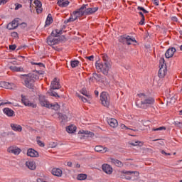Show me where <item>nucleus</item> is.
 I'll return each instance as SVG.
<instances>
[{
	"mask_svg": "<svg viewBox=\"0 0 182 182\" xmlns=\"http://www.w3.org/2000/svg\"><path fill=\"white\" fill-rule=\"evenodd\" d=\"M7 151L9 153L14 154V156H19V154H21V151H22V150L16 146H11L9 147Z\"/></svg>",
	"mask_w": 182,
	"mask_h": 182,
	"instance_id": "obj_11",
	"label": "nucleus"
},
{
	"mask_svg": "<svg viewBox=\"0 0 182 182\" xmlns=\"http://www.w3.org/2000/svg\"><path fill=\"white\" fill-rule=\"evenodd\" d=\"M9 49L11 50H15L16 49V46H15V45L9 46Z\"/></svg>",
	"mask_w": 182,
	"mask_h": 182,
	"instance_id": "obj_49",
	"label": "nucleus"
},
{
	"mask_svg": "<svg viewBox=\"0 0 182 182\" xmlns=\"http://www.w3.org/2000/svg\"><path fill=\"white\" fill-rule=\"evenodd\" d=\"M68 133H73L76 132V126L75 125H70L66 128Z\"/></svg>",
	"mask_w": 182,
	"mask_h": 182,
	"instance_id": "obj_31",
	"label": "nucleus"
},
{
	"mask_svg": "<svg viewBox=\"0 0 182 182\" xmlns=\"http://www.w3.org/2000/svg\"><path fill=\"white\" fill-rule=\"evenodd\" d=\"M48 93L50 96H53L54 97H60L59 95L53 91V89L50 88V90L48 91Z\"/></svg>",
	"mask_w": 182,
	"mask_h": 182,
	"instance_id": "obj_36",
	"label": "nucleus"
},
{
	"mask_svg": "<svg viewBox=\"0 0 182 182\" xmlns=\"http://www.w3.org/2000/svg\"><path fill=\"white\" fill-rule=\"evenodd\" d=\"M172 21H173V22H177L178 21V18H177V17L173 16L172 17Z\"/></svg>",
	"mask_w": 182,
	"mask_h": 182,
	"instance_id": "obj_57",
	"label": "nucleus"
},
{
	"mask_svg": "<svg viewBox=\"0 0 182 182\" xmlns=\"http://www.w3.org/2000/svg\"><path fill=\"white\" fill-rule=\"evenodd\" d=\"M18 25H19V23H18V21L13 20L11 23H9L7 25V29H9V31L16 29V27L18 26Z\"/></svg>",
	"mask_w": 182,
	"mask_h": 182,
	"instance_id": "obj_17",
	"label": "nucleus"
},
{
	"mask_svg": "<svg viewBox=\"0 0 182 182\" xmlns=\"http://www.w3.org/2000/svg\"><path fill=\"white\" fill-rule=\"evenodd\" d=\"M0 87H4V89H11V84H9V82L1 81L0 82Z\"/></svg>",
	"mask_w": 182,
	"mask_h": 182,
	"instance_id": "obj_30",
	"label": "nucleus"
},
{
	"mask_svg": "<svg viewBox=\"0 0 182 182\" xmlns=\"http://www.w3.org/2000/svg\"><path fill=\"white\" fill-rule=\"evenodd\" d=\"M131 146H143V142L141 141H134V142H131L130 143Z\"/></svg>",
	"mask_w": 182,
	"mask_h": 182,
	"instance_id": "obj_41",
	"label": "nucleus"
},
{
	"mask_svg": "<svg viewBox=\"0 0 182 182\" xmlns=\"http://www.w3.org/2000/svg\"><path fill=\"white\" fill-rule=\"evenodd\" d=\"M95 150L97 153H102V154H105V153H107V151H108L107 147H103L102 146H96L95 147Z\"/></svg>",
	"mask_w": 182,
	"mask_h": 182,
	"instance_id": "obj_24",
	"label": "nucleus"
},
{
	"mask_svg": "<svg viewBox=\"0 0 182 182\" xmlns=\"http://www.w3.org/2000/svg\"><path fill=\"white\" fill-rule=\"evenodd\" d=\"M62 86H60V83H59V81L58 80V78H54L53 81L51 82L50 84V88L53 89V90H56L58 89H60Z\"/></svg>",
	"mask_w": 182,
	"mask_h": 182,
	"instance_id": "obj_13",
	"label": "nucleus"
},
{
	"mask_svg": "<svg viewBox=\"0 0 182 182\" xmlns=\"http://www.w3.org/2000/svg\"><path fill=\"white\" fill-rule=\"evenodd\" d=\"M3 112L4 114H6V116H8V117H13L14 114H15V112L9 107L4 108L3 109Z\"/></svg>",
	"mask_w": 182,
	"mask_h": 182,
	"instance_id": "obj_20",
	"label": "nucleus"
},
{
	"mask_svg": "<svg viewBox=\"0 0 182 182\" xmlns=\"http://www.w3.org/2000/svg\"><path fill=\"white\" fill-rule=\"evenodd\" d=\"M21 102L22 104L28 107H33V109H36V104H33L29 101L28 97L25 95H21Z\"/></svg>",
	"mask_w": 182,
	"mask_h": 182,
	"instance_id": "obj_9",
	"label": "nucleus"
},
{
	"mask_svg": "<svg viewBox=\"0 0 182 182\" xmlns=\"http://www.w3.org/2000/svg\"><path fill=\"white\" fill-rule=\"evenodd\" d=\"M5 105H12V102L6 100H0V106H5Z\"/></svg>",
	"mask_w": 182,
	"mask_h": 182,
	"instance_id": "obj_38",
	"label": "nucleus"
},
{
	"mask_svg": "<svg viewBox=\"0 0 182 182\" xmlns=\"http://www.w3.org/2000/svg\"><path fill=\"white\" fill-rule=\"evenodd\" d=\"M57 4L60 8H66L69 5L68 0H58Z\"/></svg>",
	"mask_w": 182,
	"mask_h": 182,
	"instance_id": "obj_25",
	"label": "nucleus"
},
{
	"mask_svg": "<svg viewBox=\"0 0 182 182\" xmlns=\"http://www.w3.org/2000/svg\"><path fill=\"white\" fill-rule=\"evenodd\" d=\"M161 130H166L165 127H160L159 128H153L152 131L153 132H161Z\"/></svg>",
	"mask_w": 182,
	"mask_h": 182,
	"instance_id": "obj_42",
	"label": "nucleus"
},
{
	"mask_svg": "<svg viewBox=\"0 0 182 182\" xmlns=\"http://www.w3.org/2000/svg\"><path fill=\"white\" fill-rule=\"evenodd\" d=\"M95 95L96 96H99V91L95 90Z\"/></svg>",
	"mask_w": 182,
	"mask_h": 182,
	"instance_id": "obj_62",
	"label": "nucleus"
},
{
	"mask_svg": "<svg viewBox=\"0 0 182 182\" xmlns=\"http://www.w3.org/2000/svg\"><path fill=\"white\" fill-rule=\"evenodd\" d=\"M94 80H95V77H93V75H92V77H91L89 79V83L93 82Z\"/></svg>",
	"mask_w": 182,
	"mask_h": 182,
	"instance_id": "obj_56",
	"label": "nucleus"
},
{
	"mask_svg": "<svg viewBox=\"0 0 182 182\" xmlns=\"http://www.w3.org/2000/svg\"><path fill=\"white\" fill-rule=\"evenodd\" d=\"M102 60L104 63H110V61L109 60V57L106 54L102 55Z\"/></svg>",
	"mask_w": 182,
	"mask_h": 182,
	"instance_id": "obj_40",
	"label": "nucleus"
},
{
	"mask_svg": "<svg viewBox=\"0 0 182 182\" xmlns=\"http://www.w3.org/2000/svg\"><path fill=\"white\" fill-rule=\"evenodd\" d=\"M161 154H165V156H171V154L167 153V152L164 151V150L161 151Z\"/></svg>",
	"mask_w": 182,
	"mask_h": 182,
	"instance_id": "obj_52",
	"label": "nucleus"
},
{
	"mask_svg": "<svg viewBox=\"0 0 182 182\" xmlns=\"http://www.w3.org/2000/svg\"><path fill=\"white\" fill-rule=\"evenodd\" d=\"M95 68L97 70H98L100 72H102L103 75H107L109 73V70L111 68L110 63H95Z\"/></svg>",
	"mask_w": 182,
	"mask_h": 182,
	"instance_id": "obj_5",
	"label": "nucleus"
},
{
	"mask_svg": "<svg viewBox=\"0 0 182 182\" xmlns=\"http://www.w3.org/2000/svg\"><path fill=\"white\" fill-rule=\"evenodd\" d=\"M110 160L112 164H114V166H117V167H123V163L118 159L111 158Z\"/></svg>",
	"mask_w": 182,
	"mask_h": 182,
	"instance_id": "obj_26",
	"label": "nucleus"
},
{
	"mask_svg": "<svg viewBox=\"0 0 182 182\" xmlns=\"http://www.w3.org/2000/svg\"><path fill=\"white\" fill-rule=\"evenodd\" d=\"M52 147H56V144H55V142L53 143Z\"/></svg>",
	"mask_w": 182,
	"mask_h": 182,
	"instance_id": "obj_63",
	"label": "nucleus"
},
{
	"mask_svg": "<svg viewBox=\"0 0 182 182\" xmlns=\"http://www.w3.org/2000/svg\"><path fill=\"white\" fill-rule=\"evenodd\" d=\"M137 10H138V11H142V12H143L144 14H149V11H148L147 10H146L144 7L140 6H139L137 7Z\"/></svg>",
	"mask_w": 182,
	"mask_h": 182,
	"instance_id": "obj_43",
	"label": "nucleus"
},
{
	"mask_svg": "<svg viewBox=\"0 0 182 182\" xmlns=\"http://www.w3.org/2000/svg\"><path fill=\"white\" fill-rule=\"evenodd\" d=\"M108 124L110 126V127H113V129L119 126V122H117V119L114 118H109L107 120Z\"/></svg>",
	"mask_w": 182,
	"mask_h": 182,
	"instance_id": "obj_16",
	"label": "nucleus"
},
{
	"mask_svg": "<svg viewBox=\"0 0 182 182\" xmlns=\"http://www.w3.org/2000/svg\"><path fill=\"white\" fill-rule=\"evenodd\" d=\"M92 75L96 82H103V78L102 77V75L100 74L94 73Z\"/></svg>",
	"mask_w": 182,
	"mask_h": 182,
	"instance_id": "obj_29",
	"label": "nucleus"
},
{
	"mask_svg": "<svg viewBox=\"0 0 182 182\" xmlns=\"http://www.w3.org/2000/svg\"><path fill=\"white\" fill-rule=\"evenodd\" d=\"M123 39L126 41L127 45H132V43L137 42L136 38H132L130 36H127L124 37Z\"/></svg>",
	"mask_w": 182,
	"mask_h": 182,
	"instance_id": "obj_22",
	"label": "nucleus"
},
{
	"mask_svg": "<svg viewBox=\"0 0 182 182\" xmlns=\"http://www.w3.org/2000/svg\"><path fill=\"white\" fill-rule=\"evenodd\" d=\"M139 14L140 15L141 18H144V14H143V12L139 11Z\"/></svg>",
	"mask_w": 182,
	"mask_h": 182,
	"instance_id": "obj_58",
	"label": "nucleus"
},
{
	"mask_svg": "<svg viewBox=\"0 0 182 182\" xmlns=\"http://www.w3.org/2000/svg\"><path fill=\"white\" fill-rule=\"evenodd\" d=\"M77 180H86L87 178V175L85 174V173H80L77 176Z\"/></svg>",
	"mask_w": 182,
	"mask_h": 182,
	"instance_id": "obj_37",
	"label": "nucleus"
},
{
	"mask_svg": "<svg viewBox=\"0 0 182 182\" xmlns=\"http://www.w3.org/2000/svg\"><path fill=\"white\" fill-rule=\"evenodd\" d=\"M37 144L41 147H45V144H43L41 140H37Z\"/></svg>",
	"mask_w": 182,
	"mask_h": 182,
	"instance_id": "obj_45",
	"label": "nucleus"
},
{
	"mask_svg": "<svg viewBox=\"0 0 182 182\" xmlns=\"http://www.w3.org/2000/svg\"><path fill=\"white\" fill-rule=\"evenodd\" d=\"M31 65H37L38 66H40L41 68L44 66L43 63H41L31 62Z\"/></svg>",
	"mask_w": 182,
	"mask_h": 182,
	"instance_id": "obj_46",
	"label": "nucleus"
},
{
	"mask_svg": "<svg viewBox=\"0 0 182 182\" xmlns=\"http://www.w3.org/2000/svg\"><path fill=\"white\" fill-rule=\"evenodd\" d=\"M79 134H87V136H90V137H93V136H95V134H93V132L89 131H80Z\"/></svg>",
	"mask_w": 182,
	"mask_h": 182,
	"instance_id": "obj_35",
	"label": "nucleus"
},
{
	"mask_svg": "<svg viewBox=\"0 0 182 182\" xmlns=\"http://www.w3.org/2000/svg\"><path fill=\"white\" fill-rule=\"evenodd\" d=\"M80 93L82 95H83L84 96H85L86 97H87V99H92V96L90 95V94L89 92H87L86 89H82L80 90Z\"/></svg>",
	"mask_w": 182,
	"mask_h": 182,
	"instance_id": "obj_32",
	"label": "nucleus"
},
{
	"mask_svg": "<svg viewBox=\"0 0 182 182\" xmlns=\"http://www.w3.org/2000/svg\"><path fill=\"white\" fill-rule=\"evenodd\" d=\"M21 25H22V26H23V28H26V26H27L26 23H22Z\"/></svg>",
	"mask_w": 182,
	"mask_h": 182,
	"instance_id": "obj_61",
	"label": "nucleus"
},
{
	"mask_svg": "<svg viewBox=\"0 0 182 182\" xmlns=\"http://www.w3.org/2000/svg\"><path fill=\"white\" fill-rule=\"evenodd\" d=\"M79 63H80V62L77 60H73L70 62L72 68H77V66H79Z\"/></svg>",
	"mask_w": 182,
	"mask_h": 182,
	"instance_id": "obj_39",
	"label": "nucleus"
},
{
	"mask_svg": "<svg viewBox=\"0 0 182 182\" xmlns=\"http://www.w3.org/2000/svg\"><path fill=\"white\" fill-rule=\"evenodd\" d=\"M144 21H145L144 17H141V19L139 21V25H144Z\"/></svg>",
	"mask_w": 182,
	"mask_h": 182,
	"instance_id": "obj_50",
	"label": "nucleus"
},
{
	"mask_svg": "<svg viewBox=\"0 0 182 182\" xmlns=\"http://www.w3.org/2000/svg\"><path fill=\"white\" fill-rule=\"evenodd\" d=\"M26 166L29 168V170H36V164L33 161H27L26 162Z\"/></svg>",
	"mask_w": 182,
	"mask_h": 182,
	"instance_id": "obj_18",
	"label": "nucleus"
},
{
	"mask_svg": "<svg viewBox=\"0 0 182 182\" xmlns=\"http://www.w3.org/2000/svg\"><path fill=\"white\" fill-rule=\"evenodd\" d=\"M8 2V0H0V5L5 4Z\"/></svg>",
	"mask_w": 182,
	"mask_h": 182,
	"instance_id": "obj_54",
	"label": "nucleus"
},
{
	"mask_svg": "<svg viewBox=\"0 0 182 182\" xmlns=\"http://www.w3.org/2000/svg\"><path fill=\"white\" fill-rule=\"evenodd\" d=\"M59 35H62V29L53 30L51 33V36H48L47 38V43L50 46H53V45H58L60 42V39L57 38Z\"/></svg>",
	"mask_w": 182,
	"mask_h": 182,
	"instance_id": "obj_4",
	"label": "nucleus"
},
{
	"mask_svg": "<svg viewBox=\"0 0 182 182\" xmlns=\"http://www.w3.org/2000/svg\"><path fill=\"white\" fill-rule=\"evenodd\" d=\"M154 4L158 6L159 5V0H154Z\"/></svg>",
	"mask_w": 182,
	"mask_h": 182,
	"instance_id": "obj_59",
	"label": "nucleus"
},
{
	"mask_svg": "<svg viewBox=\"0 0 182 182\" xmlns=\"http://www.w3.org/2000/svg\"><path fill=\"white\" fill-rule=\"evenodd\" d=\"M60 120H61L62 122H65L68 120V117L65 114H63L60 116Z\"/></svg>",
	"mask_w": 182,
	"mask_h": 182,
	"instance_id": "obj_44",
	"label": "nucleus"
},
{
	"mask_svg": "<svg viewBox=\"0 0 182 182\" xmlns=\"http://www.w3.org/2000/svg\"><path fill=\"white\" fill-rule=\"evenodd\" d=\"M121 129H122L123 130H129V127H127L126 125H124V124H121Z\"/></svg>",
	"mask_w": 182,
	"mask_h": 182,
	"instance_id": "obj_47",
	"label": "nucleus"
},
{
	"mask_svg": "<svg viewBox=\"0 0 182 182\" xmlns=\"http://www.w3.org/2000/svg\"><path fill=\"white\" fill-rule=\"evenodd\" d=\"M165 62L164 58H161L159 60V77L163 78L167 74V65Z\"/></svg>",
	"mask_w": 182,
	"mask_h": 182,
	"instance_id": "obj_6",
	"label": "nucleus"
},
{
	"mask_svg": "<svg viewBox=\"0 0 182 182\" xmlns=\"http://www.w3.org/2000/svg\"><path fill=\"white\" fill-rule=\"evenodd\" d=\"M37 182H48V181H45L43 178H38Z\"/></svg>",
	"mask_w": 182,
	"mask_h": 182,
	"instance_id": "obj_55",
	"label": "nucleus"
},
{
	"mask_svg": "<svg viewBox=\"0 0 182 182\" xmlns=\"http://www.w3.org/2000/svg\"><path fill=\"white\" fill-rule=\"evenodd\" d=\"M38 155L39 154L38 153V151H36L33 149H29L27 151V156H28L29 157H38Z\"/></svg>",
	"mask_w": 182,
	"mask_h": 182,
	"instance_id": "obj_23",
	"label": "nucleus"
},
{
	"mask_svg": "<svg viewBox=\"0 0 182 182\" xmlns=\"http://www.w3.org/2000/svg\"><path fill=\"white\" fill-rule=\"evenodd\" d=\"M100 102L102 106H105V107H109L110 105V96H109L107 92H102L100 94Z\"/></svg>",
	"mask_w": 182,
	"mask_h": 182,
	"instance_id": "obj_8",
	"label": "nucleus"
},
{
	"mask_svg": "<svg viewBox=\"0 0 182 182\" xmlns=\"http://www.w3.org/2000/svg\"><path fill=\"white\" fill-rule=\"evenodd\" d=\"M53 22V18H52V14H48L46 20V25H50Z\"/></svg>",
	"mask_w": 182,
	"mask_h": 182,
	"instance_id": "obj_33",
	"label": "nucleus"
},
{
	"mask_svg": "<svg viewBox=\"0 0 182 182\" xmlns=\"http://www.w3.org/2000/svg\"><path fill=\"white\" fill-rule=\"evenodd\" d=\"M102 170L105 173H106V174H112V173H113V168L107 164L102 165Z\"/></svg>",
	"mask_w": 182,
	"mask_h": 182,
	"instance_id": "obj_15",
	"label": "nucleus"
},
{
	"mask_svg": "<svg viewBox=\"0 0 182 182\" xmlns=\"http://www.w3.org/2000/svg\"><path fill=\"white\" fill-rule=\"evenodd\" d=\"M138 99L136 101V106L140 109H147L151 105H154V98L147 96L144 93L137 95Z\"/></svg>",
	"mask_w": 182,
	"mask_h": 182,
	"instance_id": "obj_1",
	"label": "nucleus"
},
{
	"mask_svg": "<svg viewBox=\"0 0 182 182\" xmlns=\"http://www.w3.org/2000/svg\"><path fill=\"white\" fill-rule=\"evenodd\" d=\"M76 96L77 97H79V99H81L82 102H83L84 103H87L88 102H90V100H89L90 98H87V97H84L83 96H82L77 93L76 94Z\"/></svg>",
	"mask_w": 182,
	"mask_h": 182,
	"instance_id": "obj_34",
	"label": "nucleus"
},
{
	"mask_svg": "<svg viewBox=\"0 0 182 182\" xmlns=\"http://www.w3.org/2000/svg\"><path fill=\"white\" fill-rule=\"evenodd\" d=\"M176 48H169L165 53V57L166 58V59H170V58H173V56H174V53H176Z\"/></svg>",
	"mask_w": 182,
	"mask_h": 182,
	"instance_id": "obj_12",
	"label": "nucleus"
},
{
	"mask_svg": "<svg viewBox=\"0 0 182 182\" xmlns=\"http://www.w3.org/2000/svg\"><path fill=\"white\" fill-rule=\"evenodd\" d=\"M51 173L56 177H62L63 172L59 168H53L51 171Z\"/></svg>",
	"mask_w": 182,
	"mask_h": 182,
	"instance_id": "obj_19",
	"label": "nucleus"
},
{
	"mask_svg": "<svg viewBox=\"0 0 182 182\" xmlns=\"http://www.w3.org/2000/svg\"><path fill=\"white\" fill-rule=\"evenodd\" d=\"M179 114H181V116H182V110H181V111L179 112Z\"/></svg>",
	"mask_w": 182,
	"mask_h": 182,
	"instance_id": "obj_64",
	"label": "nucleus"
},
{
	"mask_svg": "<svg viewBox=\"0 0 182 182\" xmlns=\"http://www.w3.org/2000/svg\"><path fill=\"white\" fill-rule=\"evenodd\" d=\"M67 166H68V167H72V162L70 161L68 162Z\"/></svg>",
	"mask_w": 182,
	"mask_h": 182,
	"instance_id": "obj_60",
	"label": "nucleus"
},
{
	"mask_svg": "<svg viewBox=\"0 0 182 182\" xmlns=\"http://www.w3.org/2000/svg\"><path fill=\"white\" fill-rule=\"evenodd\" d=\"M124 173L128 176H126L127 180H136L139 174L138 171H126Z\"/></svg>",
	"mask_w": 182,
	"mask_h": 182,
	"instance_id": "obj_10",
	"label": "nucleus"
},
{
	"mask_svg": "<svg viewBox=\"0 0 182 182\" xmlns=\"http://www.w3.org/2000/svg\"><path fill=\"white\" fill-rule=\"evenodd\" d=\"M39 102L41 105L43 106V107H47L48 109H50V107H54V110L59 109V105L55 104L54 105H52V104H50L49 102L46 100L44 95L39 96Z\"/></svg>",
	"mask_w": 182,
	"mask_h": 182,
	"instance_id": "obj_7",
	"label": "nucleus"
},
{
	"mask_svg": "<svg viewBox=\"0 0 182 182\" xmlns=\"http://www.w3.org/2000/svg\"><path fill=\"white\" fill-rule=\"evenodd\" d=\"M22 83L28 89H33V85L36 80L39 79V74L38 73H29L21 75Z\"/></svg>",
	"mask_w": 182,
	"mask_h": 182,
	"instance_id": "obj_2",
	"label": "nucleus"
},
{
	"mask_svg": "<svg viewBox=\"0 0 182 182\" xmlns=\"http://www.w3.org/2000/svg\"><path fill=\"white\" fill-rule=\"evenodd\" d=\"M11 36L13 38H18V33H16V32L11 33Z\"/></svg>",
	"mask_w": 182,
	"mask_h": 182,
	"instance_id": "obj_51",
	"label": "nucleus"
},
{
	"mask_svg": "<svg viewBox=\"0 0 182 182\" xmlns=\"http://www.w3.org/2000/svg\"><path fill=\"white\" fill-rule=\"evenodd\" d=\"M34 4L36 5V12L37 14H42V3L39 0H36L34 1Z\"/></svg>",
	"mask_w": 182,
	"mask_h": 182,
	"instance_id": "obj_21",
	"label": "nucleus"
},
{
	"mask_svg": "<svg viewBox=\"0 0 182 182\" xmlns=\"http://www.w3.org/2000/svg\"><path fill=\"white\" fill-rule=\"evenodd\" d=\"M11 127L14 132H22V127L17 124H11Z\"/></svg>",
	"mask_w": 182,
	"mask_h": 182,
	"instance_id": "obj_27",
	"label": "nucleus"
},
{
	"mask_svg": "<svg viewBox=\"0 0 182 182\" xmlns=\"http://www.w3.org/2000/svg\"><path fill=\"white\" fill-rule=\"evenodd\" d=\"M20 8H22V4H16L15 10L18 11V9H20Z\"/></svg>",
	"mask_w": 182,
	"mask_h": 182,
	"instance_id": "obj_48",
	"label": "nucleus"
},
{
	"mask_svg": "<svg viewBox=\"0 0 182 182\" xmlns=\"http://www.w3.org/2000/svg\"><path fill=\"white\" fill-rule=\"evenodd\" d=\"M87 4H83L80 9H77L73 12L70 17L65 21V23H69L70 22H75L78 18L85 16L84 9H86Z\"/></svg>",
	"mask_w": 182,
	"mask_h": 182,
	"instance_id": "obj_3",
	"label": "nucleus"
},
{
	"mask_svg": "<svg viewBox=\"0 0 182 182\" xmlns=\"http://www.w3.org/2000/svg\"><path fill=\"white\" fill-rule=\"evenodd\" d=\"M9 69L11 70L12 72H24L25 70L22 67L17 66H10Z\"/></svg>",
	"mask_w": 182,
	"mask_h": 182,
	"instance_id": "obj_28",
	"label": "nucleus"
},
{
	"mask_svg": "<svg viewBox=\"0 0 182 182\" xmlns=\"http://www.w3.org/2000/svg\"><path fill=\"white\" fill-rule=\"evenodd\" d=\"M86 59H88V60L92 61L93 59H95V56L94 55H91V56H89V57H86Z\"/></svg>",
	"mask_w": 182,
	"mask_h": 182,
	"instance_id": "obj_53",
	"label": "nucleus"
},
{
	"mask_svg": "<svg viewBox=\"0 0 182 182\" xmlns=\"http://www.w3.org/2000/svg\"><path fill=\"white\" fill-rule=\"evenodd\" d=\"M99 8L93 7V8H86L84 9V15H92L95 12H97Z\"/></svg>",
	"mask_w": 182,
	"mask_h": 182,
	"instance_id": "obj_14",
	"label": "nucleus"
}]
</instances>
